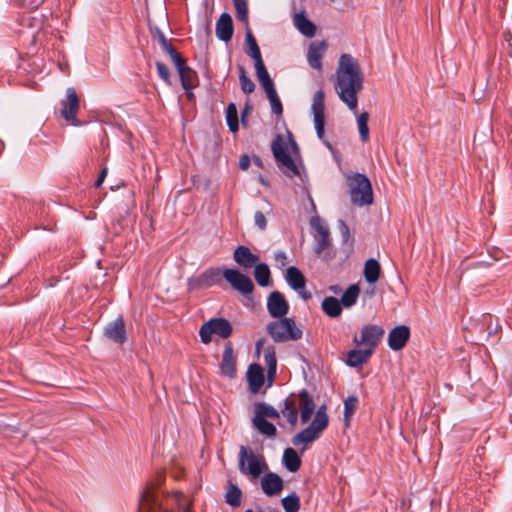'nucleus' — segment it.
I'll return each instance as SVG.
<instances>
[{
  "label": "nucleus",
  "mask_w": 512,
  "mask_h": 512,
  "mask_svg": "<svg viewBox=\"0 0 512 512\" xmlns=\"http://www.w3.org/2000/svg\"><path fill=\"white\" fill-rule=\"evenodd\" d=\"M222 278L242 295H249L254 291V284L250 277L237 269L225 268L222 270L220 267H210L199 275L190 277L187 287L189 291L207 289L220 284Z\"/></svg>",
  "instance_id": "obj_1"
},
{
  "label": "nucleus",
  "mask_w": 512,
  "mask_h": 512,
  "mask_svg": "<svg viewBox=\"0 0 512 512\" xmlns=\"http://www.w3.org/2000/svg\"><path fill=\"white\" fill-rule=\"evenodd\" d=\"M335 88L339 98L349 109L356 110L358 105L357 95L363 88V77L358 60L350 54L340 56Z\"/></svg>",
  "instance_id": "obj_2"
},
{
  "label": "nucleus",
  "mask_w": 512,
  "mask_h": 512,
  "mask_svg": "<svg viewBox=\"0 0 512 512\" xmlns=\"http://www.w3.org/2000/svg\"><path fill=\"white\" fill-rule=\"evenodd\" d=\"M163 480V476L159 475L157 482L147 484L140 497L138 512H175L182 494H160L157 488Z\"/></svg>",
  "instance_id": "obj_3"
},
{
  "label": "nucleus",
  "mask_w": 512,
  "mask_h": 512,
  "mask_svg": "<svg viewBox=\"0 0 512 512\" xmlns=\"http://www.w3.org/2000/svg\"><path fill=\"white\" fill-rule=\"evenodd\" d=\"M238 468L244 475L258 479L269 467L264 455L256 454L250 447L241 446L238 454Z\"/></svg>",
  "instance_id": "obj_4"
},
{
  "label": "nucleus",
  "mask_w": 512,
  "mask_h": 512,
  "mask_svg": "<svg viewBox=\"0 0 512 512\" xmlns=\"http://www.w3.org/2000/svg\"><path fill=\"white\" fill-rule=\"evenodd\" d=\"M351 202L357 206L373 203V189L369 178L361 173H354L347 178Z\"/></svg>",
  "instance_id": "obj_5"
},
{
  "label": "nucleus",
  "mask_w": 512,
  "mask_h": 512,
  "mask_svg": "<svg viewBox=\"0 0 512 512\" xmlns=\"http://www.w3.org/2000/svg\"><path fill=\"white\" fill-rule=\"evenodd\" d=\"M267 332L277 343L297 341L303 335L302 330L297 327L295 320L286 317L270 322L267 326Z\"/></svg>",
  "instance_id": "obj_6"
},
{
  "label": "nucleus",
  "mask_w": 512,
  "mask_h": 512,
  "mask_svg": "<svg viewBox=\"0 0 512 512\" xmlns=\"http://www.w3.org/2000/svg\"><path fill=\"white\" fill-rule=\"evenodd\" d=\"M271 150L278 167L282 169L285 175L290 178L300 175L299 168L288 153L281 134H277L275 139L272 141Z\"/></svg>",
  "instance_id": "obj_7"
},
{
  "label": "nucleus",
  "mask_w": 512,
  "mask_h": 512,
  "mask_svg": "<svg viewBox=\"0 0 512 512\" xmlns=\"http://www.w3.org/2000/svg\"><path fill=\"white\" fill-rule=\"evenodd\" d=\"M233 333L232 324L226 318H211L202 324L199 329V336L201 342L209 344L212 341V336L216 335L221 339L229 338Z\"/></svg>",
  "instance_id": "obj_8"
},
{
  "label": "nucleus",
  "mask_w": 512,
  "mask_h": 512,
  "mask_svg": "<svg viewBox=\"0 0 512 512\" xmlns=\"http://www.w3.org/2000/svg\"><path fill=\"white\" fill-rule=\"evenodd\" d=\"M310 223L311 226L316 230V234L314 236L316 241V245L314 247L315 254L325 260L332 259L334 254H331L329 251L331 241L328 227L322 223L319 217H313Z\"/></svg>",
  "instance_id": "obj_9"
},
{
  "label": "nucleus",
  "mask_w": 512,
  "mask_h": 512,
  "mask_svg": "<svg viewBox=\"0 0 512 512\" xmlns=\"http://www.w3.org/2000/svg\"><path fill=\"white\" fill-rule=\"evenodd\" d=\"M60 105L61 117L74 126L79 125L80 122L77 119V113L80 108V99L73 87L67 88L66 98L60 102Z\"/></svg>",
  "instance_id": "obj_10"
},
{
  "label": "nucleus",
  "mask_w": 512,
  "mask_h": 512,
  "mask_svg": "<svg viewBox=\"0 0 512 512\" xmlns=\"http://www.w3.org/2000/svg\"><path fill=\"white\" fill-rule=\"evenodd\" d=\"M384 334L385 330L379 325H365L361 329L360 337L355 336L353 342L374 353Z\"/></svg>",
  "instance_id": "obj_11"
},
{
  "label": "nucleus",
  "mask_w": 512,
  "mask_h": 512,
  "mask_svg": "<svg viewBox=\"0 0 512 512\" xmlns=\"http://www.w3.org/2000/svg\"><path fill=\"white\" fill-rule=\"evenodd\" d=\"M267 310L273 318H282L288 313L289 304L281 292L273 291L267 300Z\"/></svg>",
  "instance_id": "obj_12"
},
{
  "label": "nucleus",
  "mask_w": 512,
  "mask_h": 512,
  "mask_svg": "<svg viewBox=\"0 0 512 512\" xmlns=\"http://www.w3.org/2000/svg\"><path fill=\"white\" fill-rule=\"evenodd\" d=\"M104 336L117 344H123L127 340L125 322L122 316L110 322L104 328Z\"/></svg>",
  "instance_id": "obj_13"
},
{
  "label": "nucleus",
  "mask_w": 512,
  "mask_h": 512,
  "mask_svg": "<svg viewBox=\"0 0 512 512\" xmlns=\"http://www.w3.org/2000/svg\"><path fill=\"white\" fill-rule=\"evenodd\" d=\"M410 338V328L406 325H399L393 328L388 334V345L394 351L403 349Z\"/></svg>",
  "instance_id": "obj_14"
},
{
  "label": "nucleus",
  "mask_w": 512,
  "mask_h": 512,
  "mask_svg": "<svg viewBox=\"0 0 512 512\" xmlns=\"http://www.w3.org/2000/svg\"><path fill=\"white\" fill-rule=\"evenodd\" d=\"M261 479V488L267 496L278 495L284 487L282 478L274 472H264Z\"/></svg>",
  "instance_id": "obj_15"
},
{
  "label": "nucleus",
  "mask_w": 512,
  "mask_h": 512,
  "mask_svg": "<svg viewBox=\"0 0 512 512\" xmlns=\"http://www.w3.org/2000/svg\"><path fill=\"white\" fill-rule=\"evenodd\" d=\"M220 369L222 375L230 379L236 377V356L234 355V350L230 342L225 345Z\"/></svg>",
  "instance_id": "obj_16"
},
{
  "label": "nucleus",
  "mask_w": 512,
  "mask_h": 512,
  "mask_svg": "<svg viewBox=\"0 0 512 512\" xmlns=\"http://www.w3.org/2000/svg\"><path fill=\"white\" fill-rule=\"evenodd\" d=\"M234 32L233 20L229 13H222L216 23V36L218 39L228 42Z\"/></svg>",
  "instance_id": "obj_17"
},
{
  "label": "nucleus",
  "mask_w": 512,
  "mask_h": 512,
  "mask_svg": "<svg viewBox=\"0 0 512 512\" xmlns=\"http://www.w3.org/2000/svg\"><path fill=\"white\" fill-rule=\"evenodd\" d=\"M327 48V45L325 41H314L310 44L308 53H307V60L309 65L313 69L321 70L322 69V63L321 59L323 57V54Z\"/></svg>",
  "instance_id": "obj_18"
},
{
  "label": "nucleus",
  "mask_w": 512,
  "mask_h": 512,
  "mask_svg": "<svg viewBox=\"0 0 512 512\" xmlns=\"http://www.w3.org/2000/svg\"><path fill=\"white\" fill-rule=\"evenodd\" d=\"M298 398L301 422L307 423L315 410L314 400L306 389L299 392Z\"/></svg>",
  "instance_id": "obj_19"
},
{
  "label": "nucleus",
  "mask_w": 512,
  "mask_h": 512,
  "mask_svg": "<svg viewBox=\"0 0 512 512\" xmlns=\"http://www.w3.org/2000/svg\"><path fill=\"white\" fill-rule=\"evenodd\" d=\"M233 258L239 266L245 269L253 267L259 260L257 255L253 254L248 247L243 245L238 246L234 250Z\"/></svg>",
  "instance_id": "obj_20"
},
{
  "label": "nucleus",
  "mask_w": 512,
  "mask_h": 512,
  "mask_svg": "<svg viewBox=\"0 0 512 512\" xmlns=\"http://www.w3.org/2000/svg\"><path fill=\"white\" fill-rule=\"evenodd\" d=\"M176 69L178 71L181 85L184 90L195 88L198 85V75L196 71L187 65V61H184L183 64L176 66Z\"/></svg>",
  "instance_id": "obj_21"
},
{
  "label": "nucleus",
  "mask_w": 512,
  "mask_h": 512,
  "mask_svg": "<svg viewBox=\"0 0 512 512\" xmlns=\"http://www.w3.org/2000/svg\"><path fill=\"white\" fill-rule=\"evenodd\" d=\"M247 380L250 390L254 393L258 392L264 384V370L259 364H251L247 371Z\"/></svg>",
  "instance_id": "obj_22"
},
{
  "label": "nucleus",
  "mask_w": 512,
  "mask_h": 512,
  "mask_svg": "<svg viewBox=\"0 0 512 512\" xmlns=\"http://www.w3.org/2000/svg\"><path fill=\"white\" fill-rule=\"evenodd\" d=\"M371 350L353 349L347 352L346 364L353 368H361L372 356Z\"/></svg>",
  "instance_id": "obj_23"
},
{
  "label": "nucleus",
  "mask_w": 512,
  "mask_h": 512,
  "mask_svg": "<svg viewBox=\"0 0 512 512\" xmlns=\"http://www.w3.org/2000/svg\"><path fill=\"white\" fill-rule=\"evenodd\" d=\"M281 414L287 419L288 423L294 427L298 421V409L295 394H291L284 400V406Z\"/></svg>",
  "instance_id": "obj_24"
},
{
  "label": "nucleus",
  "mask_w": 512,
  "mask_h": 512,
  "mask_svg": "<svg viewBox=\"0 0 512 512\" xmlns=\"http://www.w3.org/2000/svg\"><path fill=\"white\" fill-rule=\"evenodd\" d=\"M322 311L331 318H337L342 314L340 300L333 296L325 297L321 303Z\"/></svg>",
  "instance_id": "obj_25"
},
{
  "label": "nucleus",
  "mask_w": 512,
  "mask_h": 512,
  "mask_svg": "<svg viewBox=\"0 0 512 512\" xmlns=\"http://www.w3.org/2000/svg\"><path fill=\"white\" fill-rule=\"evenodd\" d=\"M365 280L370 283H376L381 275V266L379 262L373 258L368 259L365 262L363 270Z\"/></svg>",
  "instance_id": "obj_26"
},
{
  "label": "nucleus",
  "mask_w": 512,
  "mask_h": 512,
  "mask_svg": "<svg viewBox=\"0 0 512 512\" xmlns=\"http://www.w3.org/2000/svg\"><path fill=\"white\" fill-rule=\"evenodd\" d=\"M256 76L265 93L275 90L274 83L265 67L264 62L255 63Z\"/></svg>",
  "instance_id": "obj_27"
},
{
  "label": "nucleus",
  "mask_w": 512,
  "mask_h": 512,
  "mask_svg": "<svg viewBox=\"0 0 512 512\" xmlns=\"http://www.w3.org/2000/svg\"><path fill=\"white\" fill-rule=\"evenodd\" d=\"M286 280L288 284L296 291L305 288L306 279L302 272L294 266H291L287 269Z\"/></svg>",
  "instance_id": "obj_28"
},
{
  "label": "nucleus",
  "mask_w": 512,
  "mask_h": 512,
  "mask_svg": "<svg viewBox=\"0 0 512 512\" xmlns=\"http://www.w3.org/2000/svg\"><path fill=\"white\" fill-rule=\"evenodd\" d=\"M301 458L293 448H286L283 453V464L290 472H297L301 467Z\"/></svg>",
  "instance_id": "obj_29"
},
{
  "label": "nucleus",
  "mask_w": 512,
  "mask_h": 512,
  "mask_svg": "<svg viewBox=\"0 0 512 512\" xmlns=\"http://www.w3.org/2000/svg\"><path fill=\"white\" fill-rule=\"evenodd\" d=\"M329 417L326 412V406L322 405L316 411L314 419L310 423V427L318 434H321L328 426Z\"/></svg>",
  "instance_id": "obj_30"
},
{
  "label": "nucleus",
  "mask_w": 512,
  "mask_h": 512,
  "mask_svg": "<svg viewBox=\"0 0 512 512\" xmlns=\"http://www.w3.org/2000/svg\"><path fill=\"white\" fill-rule=\"evenodd\" d=\"M295 25L298 30L307 37H312L316 33V26L303 14H296Z\"/></svg>",
  "instance_id": "obj_31"
},
{
  "label": "nucleus",
  "mask_w": 512,
  "mask_h": 512,
  "mask_svg": "<svg viewBox=\"0 0 512 512\" xmlns=\"http://www.w3.org/2000/svg\"><path fill=\"white\" fill-rule=\"evenodd\" d=\"M245 40L248 46V49L246 51L247 55L250 56L255 61V63H259V61L262 62L263 59L261 56L260 48L249 28H247Z\"/></svg>",
  "instance_id": "obj_32"
},
{
  "label": "nucleus",
  "mask_w": 512,
  "mask_h": 512,
  "mask_svg": "<svg viewBox=\"0 0 512 512\" xmlns=\"http://www.w3.org/2000/svg\"><path fill=\"white\" fill-rule=\"evenodd\" d=\"M264 361L268 369V380L271 382L276 376L277 359L273 346H269L264 351Z\"/></svg>",
  "instance_id": "obj_33"
},
{
  "label": "nucleus",
  "mask_w": 512,
  "mask_h": 512,
  "mask_svg": "<svg viewBox=\"0 0 512 512\" xmlns=\"http://www.w3.org/2000/svg\"><path fill=\"white\" fill-rule=\"evenodd\" d=\"M319 436L320 434L308 426L292 438V444L294 446H298L300 444H309L318 439Z\"/></svg>",
  "instance_id": "obj_34"
},
{
  "label": "nucleus",
  "mask_w": 512,
  "mask_h": 512,
  "mask_svg": "<svg viewBox=\"0 0 512 512\" xmlns=\"http://www.w3.org/2000/svg\"><path fill=\"white\" fill-rule=\"evenodd\" d=\"M253 425L261 434L267 437H275L277 434V429L274 424L264 419L263 417L254 416Z\"/></svg>",
  "instance_id": "obj_35"
},
{
  "label": "nucleus",
  "mask_w": 512,
  "mask_h": 512,
  "mask_svg": "<svg viewBox=\"0 0 512 512\" xmlns=\"http://www.w3.org/2000/svg\"><path fill=\"white\" fill-rule=\"evenodd\" d=\"M254 277L258 285L267 287L270 284V269L267 264L259 263L255 265Z\"/></svg>",
  "instance_id": "obj_36"
},
{
  "label": "nucleus",
  "mask_w": 512,
  "mask_h": 512,
  "mask_svg": "<svg viewBox=\"0 0 512 512\" xmlns=\"http://www.w3.org/2000/svg\"><path fill=\"white\" fill-rule=\"evenodd\" d=\"M360 294V288L356 284H352L343 293L340 302L342 306L349 308L352 307L356 302Z\"/></svg>",
  "instance_id": "obj_37"
},
{
  "label": "nucleus",
  "mask_w": 512,
  "mask_h": 512,
  "mask_svg": "<svg viewBox=\"0 0 512 512\" xmlns=\"http://www.w3.org/2000/svg\"><path fill=\"white\" fill-rule=\"evenodd\" d=\"M242 491L236 485L229 481L228 490L225 495V501L232 507H238L241 504Z\"/></svg>",
  "instance_id": "obj_38"
},
{
  "label": "nucleus",
  "mask_w": 512,
  "mask_h": 512,
  "mask_svg": "<svg viewBox=\"0 0 512 512\" xmlns=\"http://www.w3.org/2000/svg\"><path fill=\"white\" fill-rule=\"evenodd\" d=\"M324 92L317 91L313 97L312 111L314 119H325Z\"/></svg>",
  "instance_id": "obj_39"
},
{
  "label": "nucleus",
  "mask_w": 512,
  "mask_h": 512,
  "mask_svg": "<svg viewBox=\"0 0 512 512\" xmlns=\"http://www.w3.org/2000/svg\"><path fill=\"white\" fill-rule=\"evenodd\" d=\"M226 121L231 132L235 133L239 129V120L237 107L234 103H230L226 108Z\"/></svg>",
  "instance_id": "obj_40"
},
{
  "label": "nucleus",
  "mask_w": 512,
  "mask_h": 512,
  "mask_svg": "<svg viewBox=\"0 0 512 512\" xmlns=\"http://www.w3.org/2000/svg\"><path fill=\"white\" fill-rule=\"evenodd\" d=\"M280 413L272 406L266 403H257L255 406V417H266L277 419L279 418Z\"/></svg>",
  "instance_id": "obj_41"
},
{
  "label": "nucleus",
  "mask_w": 512,
  "mask_h": 512,
  "mask_svg": "<svg viewBox=\"0 0 512 512\" xmlns=\"http://www.w3.org/2000/svg\"><path fill=\"white\" fill-rule=\"evenodd\" d=\"M358 398L356 396H349L344 401V421L346 426H349L350 418L355 413L358 406Z\"/></svg>",
  "instance_id": "obj_42"
},
{
  "label": "nucleus",
  "mask_w": 512,
  "mask_h": 512,
  "mask_svg": "<svg viewBox=\"0 0 512 512\" xmlns=\"http://www.w3.org/2000/svg\"><path fill=\"white\" fill-rule=\"evenodd\" d=\"M285 512H298L300 509V499L296 493H292L281 500Z\"/></svg>",
  "instance_id": "obj_43"
},
{
  "label": "nucleus",
  "mask_w": 512,
  "mask_h": 512,
  "mask_svg": "<svg viewBox=\"0 0 512 512\" xmlns=\"http://www.w3.org/2000/svg\"><path fill=\"white\" fill-rule=\"evenodd\" d=\"M368 121L369 114L367 112H362L357 118L358 130L362 142H367L369 139Z\"/></svg>",
  "instance_id": "obj_44"
},
{
  "label": "nucleus",
  "mask_w": 512,
  "mask_h": 512,
  "mask_svg": "<svg viewBox=\"0 0 512 512\" xmlns=\"http://www.w3.org/2000/svg\"><path fill=\"white\" fill-rule=\"evenodd\" d=\"M239 81L241 89L244 93L250 94L255 90V84L251 78L247 75L246 70L243 66H239Z\"/></svg>",
  "instance_id": "obj_45"
},
{
  "label": "nucleus",
  "mask_w": 512,
  "mask_h": 512,
  "mask_svg": "<svg viewBox=\"0 0 512 512\" xmlns=\"http://www.w3.org/2000/svg\"><path fill=\"white\" fill-rule=\"evenodd\" d=\"M266 95L271 104L272 112L277 116H281L283 113V106L276 89L266 93Z\"/></svg>",
  "instance_id": "obj_46"
},
{
  "label": "nucleus",
  "mask_w": 512,
  "mask_h": 512,
  "mask_svg": "<svg viewBox=\"0 0 512 512\" xmlns=\"http://www.w3.org/2000/svg\"><path fill=\"white\" fill-rule=\"evenodd\" d=\"M237 18L248 26V7L246 0H233Z\"/></svg>",
  "instance_id": "obj_47"
},
{
  "label": "nucleus",
  "mask_w": 512,
  "mask_h": 512,
  "mask_svg": "<svg viewBox=\"0 0 512 512\" xmlns=\"http://www.w3.org/2000/svg\"><path fill=\"white\" fill-rule=\"evenodd\" d=\"M162 50L170 56L175 67L183 64V62L186 61V59L173 47L171 42H169L167 46H163Z\"/></svg>",
  "instance_id": "obj_48"
},
{
  "label": "nucleus",
  "mask_w": 512,
  "mask_h": 512,
  "mask_svg": "<svg viewBox=\"0 0 512 512\" xmlns=\"http://www.w3.org/2000/svg\"><path fill=\"white\" fill-rule=\"evenodd\" d=\"M156 68H157V72H158V75L159 77L167 84V85H171L172 82H171V75H170V71H169V68L167 67L166 64H164L163 62H156Z\"/></svg>",
  "instance_id": "obj_49"
},
{
  "label": "nucleus",
  "mask_w": 512,
  "mask_h": 512,
  "mask_svg": "<svg viewBox=\"0 0 512 512\" xmlns=\"http://www.w3.org/2000/svg\"><path fill=\"white\" fill-rule=\"evenodd\" d=\"M255 224L259 229L265 230L267 227V220L263 212L257 211L254 216Z\"/></svg>",
  "instance_id": "obj_50"
},
{
  "label": "nucleus",
  "mask_w": 512,
  "mask_h": 512,
  "mask_svg": "<svg viewBox=\"0 0 512 512\" xmlns=\"http://www.w3.org/2000/svg\"><path fill=\"white\" fill-rule=\"evenodd\" d=\"M339 229L343 241L347 242L350 238V230L344 220H339Z\"/></svg>",
  "instance_id": "obj_51"
},
{
  "label": "nucleus",
  "mask_w": 512,
  "mask_h": 512,
  "mask_svg": "<svg viewBox=\"0 0 512 512\" xmlns=\"http://www.w3.org/2000/svg\"><path fill=\"white\" fill-rule=\"evenodd\" d=\"M314 124L318 137L322 139L325 134V119H314Z\"/></svg>",
  "instance_id": "obj_52"
},
{
  "label": "nucleus",
  "mask_w": 512,
  "mask_h": 512,
  "mask_svg": "<svg viewBox=\"0 0 512 512\" xmlns=\"http://www.w3.org/2000/svg\"><path fill=\"white\" fill-rule=\"evenodd\" d=\"M251 160L248 155H242L239 160V168L247 170L250 167Z\"/></svg>",
  "instance_id": "obj_53"
},
{
  "label": "nucleus",
  "mask_w": 512,
  "mask_h": 512,
  "mask_svg": "<svg viewBox=\"0 0 512 512\" xmlns=\"http://www.w3.org/2000/svg\"><path fill=\"white\" fill-rule=\"evenodd\" d=\"M156 37H157V39H158V42H159V44H160L161 48H162L163 46H167V44L170 42V41L165 37L164 33H163L161 30H159V29H157V30H156Z\"/></svg>",
  "instance_id": "obj_54"
},
{
  "label": "nucleus",
  "mask_w": 512,
  "mask_h": 512,
  "mask_svg": "<svg viewBox=\"0 0 512 512\" xmlns=\"http://www.w3.org/2000/svg\"><path fill=\"white\" fill-rule=\"evenodd\" d=\"M107 172H108V169L106 167L101 170L97 180L95 181L96 188H99L102 185V183L107 175Z\"/></svg>",
  "instance_id": "obj_55"
},
{
  "label": "nucleus",
  "mask_w": 512,
  "mask_h": 512,
  "mask_svg": "<svg viewBox=\"0 0 512 512\" xmlns=\"http://www.w3.org/2000/svg\"><path fill=\"white\" fill-rule=\"evenodd\" d=\"M275 259L277 262H279L281 265H286L287 263V256L285 252H278L275 254Z\"/></svg>",
  "instance_id": "obj_56"
},
{
  "label": "nucleus",
  "mask_w": 512,
  "mask_h": 512,
  "mask_svg": "<svg viewBox=\"0 0 512 512\" xmlns=\"http://www.w3.org/2000/svg\"><path fill=\"white\" fill-rule=\"evenodd\" d=\"M288 135H289V141H290L292 153L297 154L299 152V147H298L296 141L294 140L292 134L289 132Z\"/></svg>",
  "instance_id": "obj_57"
},
{
  "label": "nucleus",
  "mask_w": 512,
  "mask_h": 512,
  "mask_svg": "<svg viewBox=\"0 0 512 512\" xmlns=\"http://www.w3.org/2000/svg\"><path fill=\"white\" fill-rule=\"evenodd\" d=\"M251 110V107L248 103H246V106L242 112V116H241V121H242V124L244 126L247 125V122H246V117H247V114L249 113V111Z\"/></svg>",
  "instance_id": "obj_58"
},
{
  "label": "nucleus",
  "mask_w": 512,
  "mask_h": 512,
  "mask_svg": "<svg viewBox=\"0 0 512 512\" xmlns=\"http://www.w3.org/2000/svg\"><path fill=\"white\" fill-rule=\"evenodd\" d=\"M299 293L304 300H309L312 297L311 293L306 291L305 288L299 290Z\"/></svg>",
  "instance_id": "obj_59"
},
{
  "label": "nucleus",
  "mask_w": 512,
  "mask_h": 512,
  "mask_svg": "<svg viewBox=\"0 0 512 512\" xmlns=\"http://www.w3.org/2000/svg\"><path fill=\"white\" fill-rule=\"evenodd\" d=\"M193 89L194 88H189L188 90H185L186 97H187L188 101H190V102H192L195 98Z\"/></svg>",
  "instance_id": "obj_60"
},
{
  "label": "nucleus",
  "mask_w": 512,
  "mask_h": 512,
  "mask_svg": "<svg viewBox=\"0 0 512 512\" xmlns=\"http://www.w3.org/2000/svg\"><path fill=\"white\" fill-rule=\"evenodd\" d=\"M264 343H265V339L264 338H261V339L256 341L255 348H256V352L257 353L260 352V350L263 347Z\"/></svg>",
  "instance_id": "obj_61"
},
{
  "label": "nucleus",
  "mask_w": 512,
  "mask_h": 512,
  "mask_svg": "<svg viewBox=\"0 0 512 512\" xmlns=\"http://www.w3.org/2000/svg\"><path fill=\"white\" fill-rule=\"evenodd\" d=\"M329 290L334 294H339L341 292V288L338 285H332L329 287Z\"/></svg>",
  "instance_id": "obj_62"
},
{
  "label": "nucleus",
  "mask_w": 512,
  "mask_h": 512,
  "mask_svg": "<svg viewBox=\"0 0 512 512\" xmlns=\"http://www.w3.org/2000/svg\"><path fill=\"white\" fill-rule=\"evenodd\" d=\"M254 162H255V164H256V165H258V166H261V165H262L261 159H260L259 157H255V158H254Z\"/></svg>",
  "instance_id": "obj_63"
},
{
  "label": "nucleus",
  "mask_w": 512,
  "mask_h": 512,
  "mask_svg": "<svg viewBox=\"0 0 512 512\" xmlns=\"http://www.w3.org/2000/svg\"><path fill=\"white\" fill-rule=\"evenodd\" d=\"M245 512H253V510H251V509H248V510H246Z\"/></svg>",
  "instance_id": "obj_64"
}]
</instances>
